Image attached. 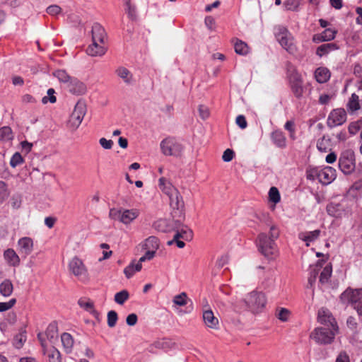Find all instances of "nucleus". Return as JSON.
<instances>
[{"label": "nucleus", "mask_w": 362, "mask_h": 362, "mask_svg": "<svg viewBox=\"0 0 362 362\" xmlns=\"http://www.w3.org/2000/svg\"><path fill=\"white\" fill-rule=\"evenodd\" d=\"M107 51L104 44H101L99 41H93V43L88 46L86 52L88 55L92 57L103 56Z\"/></svg>", "instance_id": "a211bd4d"}, {"label": "nucleus", "mask_w": 362, "mask_h": 362, "mask_svg": "<svg viewBox=\"0 0 362 362\" xmlns=\"http://www.w3.org/2000/svg\"><path fill=\"white\" fill-rule=\"evenodd\" d=\"M188 300H189V299L188 298L187 293L185 292H182L173 297V303L174 305L177 306H185L187 304Z\"/></svg>", "instance_id": "e433bc0d"}, {"label": "nucleus", "mask_w": 362, "mask_h": 362, "mask_svg": "<svg viewBox=\"0 0 362 362\" xmlns=\"http://www.w3.org/2000/svg\"><path fill=\"white\" fill-rule=\"evenodd\" d=\"M290 311L284 308H278L276 311V317L282 322H286L290 315Z\"/></svg>", "instance_id": "de8ad7c7"}, {"label": "nucleus", "mask_w": 362, "mask_h": 362, "mask_svg": "<svg viewBox=\"0 0 362 362\" xmlns=\"http://www.w3.org/2000/svg\"><path fill=\"white\" fill-rule=\"evenodd\" d=\"M47 13L51 16H55L62 12V8L58 5H51L47 8Z\"/></svg>", "instance_id": "e2e57ef3"}, {"label": "nucleus", "mask_w": 362, "mask_h": 362, "mask_svg": "<svg viewBox=\"0 0 362 362\" xmlns=\"http://www.w3.org/2000/svg\"><path fill=\"white\" fill-rule=\"evenodd\" d=\"M288 78L291 92L298 99H301L303 93V81L301 75L296 71L291 63L287 64Z\"/></svg>", "instance_id": "f03ea898"}, {"label": "nucleus", "mask_w": 362, "mask_h": 362, "mask_svg": "<svg viewBox=\"0 0 362 362\" xmlns=\"http://www.w3.org/2000/svg\"><path fill=\"white\" fill-rule=\"evenodd\" d=\"M54 76L57 78L61 82L69 83V82L72 78L71 76H70L65 70L59 69L57 70L54 73Z\"/></svg>", "instance_id": "37998d69"}, {"label": "nucleus", "mask_w": 362, "mask_h": 362, "mask_svg": "<svg viewBox=\"0 0 362 362\" xmlns=\"http://www.w3.org/2000/svg\"><path fill=\"white\" fill-rule=\"evenodd\" d=\"M330 77V72L327 68L320 67L315 71V78L320 83H325Z\"/></svg>", "instance_id": "cd10ccee"}, {"label": "nucleus", "mask_w": 362, "mask_h": 362, "mask_svg": "<svg viewBox=\"0 0 362 362\" xmlns=\"http://www.w3.org/2000/svg\"><path fill=\"white\" fill-rule=\"evenodd\" d=\"M170 341L163 339L157 341L153 344V346L157 349H165L170 346Z\"/></svg>", "instance_id": "0e129e2a"}, {"label": "nucleus", "mask_w": 362, "mask_h": 362, "mask_svg": "<svg viewBox=\"0 0 362 362\" xmlns=\"http://www.w3.org/2000/svg\"><path fill=\"white\" fill-rule=\"evenodd\" d=\"M170 204L173 209L172 215H176L177 217H185L184 207L185 204L182 196L179 191L174 193L171 197H169Z\"/></svg>", "instance_id": "ddd939ff"}, {"label": "nucleus", "mask_w": 362, "mask_h": 362, "mask_svg": "<svg viewBox=\"0 0 362 362\" xmlns=\"http://www.w3.org/2000/svg\"><path fill=\"white\" fill-rule=\"evenodd\" d=\"M235 122H236L237 125H238L240 127V128H241L243 129H245L247 126V122L246 121V119H245V116H243L242 115H238L236 117Z\"/></svg>", "instance_id": "69168bd1"}, {"label": "nucleus", "mask_w": 362, "mask_h": 362, "mask_svg": "<svg viewBox=\"0 0 362 362\" xmlns=\"http://www.w3.org/2000/svg\"><path fill=\"white\" fill-rule=\"evenodd\" d=\"M319 169L316 168H310L306 170V177L310 180H315V179H318V175L320 173Z\"/></svg>", "instance_id": "864d4df0"}, {"label": "nucleus", "mask_w": 362, "mask_h": 362, "mask_svg": "<svg viewBox=\"0 0 362 362\" xmlns=\"http://www.w3.org/2000/svg\"><path fill=\"white\" fill-rule=\"evenodd\" d=\"M335 177V170L329 166L321 169L318 175V180L322 185H328L331 183Z\"/></svg>", "instance_id": "dca6fc26"}, {"label": "nucleus", "mask_w": 362, "mask_h": 362, "mask_svg": "<svg viewBox=\"0 0 362 362\" xmlns=\"http://www.w3.org/2000/svg\"><path fill=\"white\" fill-rule=\"evenodd\" d=\"M339 167L346 175L351 174L355 169V154L352 150L343 151L339 159Z\"/></svg>", "instance_id": "423d86ee"}, {"label": "nucleus", "mask_w": 362, "mask_h": 362, "mask_svg": "<svg viewBox=\"0 0 362 362\" xmlns=\"http://www.w3.org/2000/svg\"><path fill=\"white\" fill-rule=\"evenodd\" d=\"M129 298V293L127 290H122L115 293L114 300L119 305H123Z\"/></svg>", "instance_id": "ea45409f"}, {"label": "nucleus", "mask_w": 362, "mask_h": 362, "mask_svg": "<svg viewBox=\"0 0 362 362\" xmlns=\"http://www.w3.org/2000/svg\"><path fill=\"white\" fill-rule=\"evenodd\" d=\"M117 75L120 77L127 83H130L132 78V75L130 71L125 67H119L116 70Z\"/></svg>", "instance_id": "f704fd0d"}, {"label": "nucleus", "mask_w": 362, "mask_h": 362, "mask_svg": "<svg viewBox=\"0 0 362 362\" xmlns=\"http://www.w3.org/2000/svg\"><path fill=\"white\" fill-rule=\"evenodd\" d=\"M142 264L140 263L135 264L132 262L129 266L124 268V273L127 279L131 278L136 272L141 271Z\"/></svg>", "instance_id": "7c9ffc66"}, {"label": "nucleus", "mask_w": 362, "mask_h": 362, "mask_svg": "<svg viewBox=\"0 0 362 362\" xmlns=\"http://www.w3.org/2000/svg\"><path fill=\"white\" fill-rule=\"evenodd\" d=\"M331 140L329 137L323 136L317 142V148L321 152H327L330 149Z\"/></svg>", "instance_id": "473e14b6"}, {"label": "nucleus", "mask_w": 362, "mask_h": 362, "mask_svg": "<svg viewBox=\"0 0 362 362\" xmlns=\"http://www.w3.org/2000/svg\"><path fill=\"white\" fill-rule=\"evenodd\" d=\"M55 93L54 89L53 88H49L47 90V95L48 96H45L42 98V103L43 104L47 103V102H50L51 103H54L57 100L56 97L54 95Z\"/></svg>", "instance_id": "5fc2aeb1"}, {"label": "nucleus", "mask_w": 362, "mask_h": 362, "mask_svg": "<svg viewBox=\"0 0 362 362\" xmlns=\"http://www.w3.org/2000/svg\"><path fill=\"white\" fill-rule=\"evenodd\" d=\"M339 329L325 327H316L310 334V338L319 344H330L338 334Z\"/></svg>", "instance_id": "7ed1b4c3"}, {"label": "nucleus", "mask_w": 362, "mask_h": 362, "mask_svg": "<svg viewBox=\"0 0 362 362\" xmlns=\"http://www.w3.org/2000/svg\"><path fill=\"white\" fill-rule=\"evenodd\" d=\"M329 52L330 51L329 50L327 45L323 44L317 47L316 54L321 57L323 55L328 54Z\"/></svg>", "instance_id": "338daca9"}, {"label": "nucleus", "mask_w": 362, "mask_h": 362, "mask_svg": "<svg viewBox=\"0 0 362 362\" xmlns=\"http://www.w3.org/2000/svg\"><path fill=\"white\" fill-rule=\"evenodd\" d=\"M18 252L24 258L29 255L33 250V241L29 237H23L18 241Z\"/></svg>", "instance_id": "4468645a"}, {"label": "nucleus", "mask_w": 362, "mask_h": 362, "mask_svg": "<svg viewBox=\"0 0 362 362\" xmlns=\"http://www.w3.org/2000/svg\"><path fill=\"white\" fill-rule=\"evenodd\" d=\"M24 160L21 155L20 153L16 152L15 153L10 160V165L12 168H16V166L19 165L20 164H22L23 163Z\"/></svg>", "instance_id": "3c124183"}, {"label": "nucleus", "mask_w": 362, "mask_h": 362, "mask_svg": "<svg viewBox=\"0 0 362 362\" xmlns=\"http://www.w3.org/2000/svg\"><path fill=\"white\" fill-rule=\"evenodd\" d=\"M26 332L25 329H22L20 333L17 334L13 338V346L17 349H21L24 342L26 341Z\"/></svg>", "instance_id": "c9c22d12"}, {"label": "nucleus", "mask_w": 362, "mask_h": 362, "mask_svg": "<svg viewBox=\"0 0 362 362\" xmlns=\"http://www.w3.org/2000/svg\"><path fill=\"white\" fill-rule=\"evenodd\" d=\"M271 139L276 147L279 148H285L286 147V137L282 131L277 129L272 132Z\"/></svg>", "instance_id": "6ab92c4d"}, {"label": "nucleus", "mask_w": 362, "mask_h": 362, "mask_svg": "<svg viewBox=\"0 0 362 362\" xmlns=\"http://www.w3.org/2000/svg\"><path fill=\"white\" fill-rule=\"evenodd\" d=\"M125 4V11L128 15V17L132 21L136 19V7L130 4V0H123Z\"/></svg>", "instance_id": "58836bf2"}, {"label": "nucleus", "mask_w": 362, "mask_h": 362, "mask_svg": "<svg viewBox=\"0 0 362 362\" xmlns=\"http://www.w3.org/2000/svg\"><path fill=\"white\" fill-rule=\"evenodd\" d=\"M159 187L161 191L165 193L168 197H171L174 193L178 191L169 181L165 177H160L159 179Z\"/></svg>", "instance_id": "4be33fe9"}, {"label": "nucleus", "mask_w": 362, "mask_h": 362, "mask_svg": "<svg viewBox=\"0 0 362 362\" xmlns=\"http://www.w3.org/2000/svg\"><path fill=\"white\" fill-rule=\"evenodd\" d=\"M198 110H199V116L202 119L204 120L209 117L210 112H209V109L208 108V107H206L204 105H199Z\"/></svg>", "instance_id": "bf43d9fd"}, {"label": "nucleus", "mask_w": 362, "mask_h": 362, "mask_svg": "<svg viewBox=\"0 0 362 362\" xmlns=\"http://www.w3.org/2000/svg\"><path fill=\"white\" fill-rule=\"evenodd\" d=\"M61 341L65 351L67 353H70L74 345L72 336L69 333L64 332L61 336Z\"/></svg>", "instance_id": "c85d7f7f"}, {"label": "nucleus", "mask_w": 362, "mask_h": 362, "mask_svg": "<svg viewBox=\"0 0 362 362\" xmlns=\"http://www.w3.org/2000/svg\"><path fill=\"white\" fill-rule=\"evenodd\" d=\"M122 213L121 210H118L116 209H111L109 212V217L113 220H118L121 222L122 219Z\"/></svg>", "instance_id": "052dcab7"}, {"label": "nucleus", "mask_w": 362, "mask_h": 362, "mask_svg": "<svg viewBox=\"0 0 362 362\" xmlns=\"http://www.w3.org/2000/svg\"><path fill=\"white\" fill-rule=\"evenodd\" d=\"M276 37L280 45L288 52L293 53L296 48L293 44V39L287 29L281 28L276 33Z\"/></svg>", "instance_id": "9b49d317"}, {"label": "nucleus", "mask_w": 362, "mask_h": 362, "mask_svg": "<svg viewBox=\"0 0 362 362\" xmlns=\"http://www.w3.org/2000/svg\"><path fill=\"white\" fill-rule=\"evenodd\" d=\"M175 231L174 240H177V238H182L187 241L192 239V230L186 226H182L181 224V226L179 228H177Z\"/></svg>", "instance_id": "aec40b11"}, {"label": "nucleus", "mask_w": 362, "mask_h": 362, "mask_svg": "<svg viewBox=\"0 0 362 362\" xmlns=\"http://www.w3.org/2000/svg\"><path fill=\"white\" fill-rule=\"evenodd\" d=\"M91 34L92 40L93 41H99L100 43L105 44V40L106 39L107 34L105 33V29L100 24L95 23L93 25Z\"/></svg>", "instance_id": "f3484780"}, {"label": "nucleus", "mask_w": 362, "mask_h": 362, "mask_svg": "<svg viewBox=\"0 0 362 362\" xmlns=\"http://www.w3.org/2000/svg\"><path fill=\"white\" fill-rule=\"evenodd\" d=\"M143 247L145 250H150L156 252L159 247V240L155 236H150L146 239Z\"/></svg>", "instance_id": "c756f323"}, {"label": "nucleus", "mask_w": 362, "mask_h": 362, "mask_svg": "<svg viewBox=\"0 0 362 362\" xmlns=\"http://www.w3.org/2000/svg\"><path fill=\"white\" fill-rule=\"evenodd\" d=\"M234 156V151L232 149L227 148L223 153L222 159L224 162H230L233 160Z\"/></svg>", "instance_id": "680f3d73"}, {"label": "nucleus", "mask_w": 362, "mask_h": 362, "mask_svg": "<svg viewBox=\"0 0 362 362\" xmlns=\"http://www.w3.org/2000/svg\"><path fill=\"white\" fill-rule=\"evenodd\" d=\"M269 197L271 202L274 204L280 201V194L278 189L275 187H272L269 192Z\"/></svg>", "instance_id": "8fccbe9b"}, {"label": "nucleus", "mask_w": 362, "mask_h": 362, "mask_svg": "<svg viewBox=\"0 0 362 362\" xmlns=\"http://www.w3.org/2000/svg\"><path fill=\"white\" fill-rule=\"evenodd\" d=\"M13 291V286L11 280L5 279L0 284V293L4 297L10 296Z\"/></svg>", "instance_id": "bb28decb"}, {"label": "nucleus", "mask_w": 362, "mask_h": 362, "mask_svg": "<svg viewBox=\"0 0 362 362\" xmlns=\"http://www.w3.org/2000/svg\"><path fill=\"white\" fill-rule=\"evenodd\" d=\"M279 237V230L276 226L273 225L270 227L268 238L273 241H276Z\"/></svg>", "instance_id": "4d7b16f0"}, {"label": "nucleus", "mask_w": 362, "mask_h": 362, "mask_svg": "<svg viewBox=\"0 0 362 362\" xmlns=\"http://www.w3.org/2000/svg\"><path fill=\"white\" fill-rule=\"evenodd\" d=\"M13 139L12 129L10 127L4 126L0 128V141H8Z\"/></svg>", "instance_id": "72a5a7b5"}, {"label": "nucleus", "mask_w": 362, "mask_h": 362, "mask_svg": "<svg viewBox=\"0 0 362 362\" xmlns=\"http://www.w3.org/2000/svg\"><path fill=\"white\" fill-rule=\"evenodd\" d=\"M245 303L251 312L257 313L265 306L267 299L263 293L252 291L245 298Z\"/></svg>", "instance_id": "20e7f679"}, {"label": "nucleus", "mask_w": 362, "mask_h": 362, "mask_svg": "<svg viewBox=\"0 0 362 362\" xmlns=\"http://www.w3.org/2000/svg\"><path fill=\"white\" fill-rule=\"evenodd\" d=\"M257 245L259 251L267 259L272 260L275 259L278 255V247L276 243L269 238L268 235L262 233L259 234L257 240Z\"/></svg>", "instance_id": "f257e3e1"}, {"label": "nucleus", "mask_w": 362, "mask_h": 362, "mask_svg": "<svg viewBox=\"0 0 362 362\" xmlns=\"http://www.w3.org/2000/svg\"><path fill=\"white\" fill-rule=\"evenodd\" d=\"M347 107L349 110L354 112L360 108L359 98L356 93H353L348 102Z\"/></svg>", "instance_id": "a19ab883"}, {"label": "nucleus", "mask_w": 362, "mask_h": 362, "mask_svg": "<svg viewBox=\"0 0 362 362\" xmlns=\"http://www.w3.org/2000/svg\"><path fill=\"white\" fill-rule=\"evenodd\" d=\"M235 52L238 54L240 55H245L248 53L249 47L247 45L241 41V40H237V42L234 45Z\"/></svg>", "instance_id": "4c0bfd02"}, {"label": "nucleus", "mask_w": 362, "mask_h": 362, "mask_svg": "<svg viewBox=\"0 0 362 362\" xmlns=\"http://www.w3.org/2000/svg\"><path fill=\"white\" fill-rule=\"evenodd\" d=\"M78 304L85 310L89 312L94 316H98V313L95 310L93 303L91 300H85L83 299H79Z\"/></svg>", "instance_id": "2f4dec72"}, {"label": "nucleus", "mask_w": 362, "mask_h": 362, "mask_svg": "<svg viewBox=\"0 0 362 362\" xmlns=\"http://www.w3.org/2000/svg\"><path fill=\"white\" fill-rule=\"evenodd\" d=\"M139 216V211L136 209H126L122 213L121 222L124 224H129Z\"/></svg>", "instance_id": "a878e982"}, {"label": "nucleus", "mask_w": 362, "mask_h": 362, "mask_svg": "<svg viewBox=\"0 0 362 362\" xmlns=\"http://www.w3.org/2000/svg\"><path fill=\"white\" fill-rule=\"evenodd\" d=\"M349 290L350 291V295L351 296L353 304L354 303L356 305L360 302L359 300L362 298V288H349Z\"/></svg>", "instance_id": "09e8293b"}, {"label": "nucleus", "mask_w": 362, "mask_h": 362, "mask_svg": "<svg viewBox=\"0 0 362 362\" xmlns=\"http://www.w3.org/2000/svg\"><path fill=\"white\" fill-rule=\"evenodd\" d=\"M173 220L160 219L153 223V228L162 233H170L175 230L177 228L181 226V223L185 219V217H177L176 215H173Z\"/></svg>", "instance_id": "39448f33"}, {"label": "nucleus", "mask_w": 362, "mask_h": 362, "mask_svg": "<svg viewBox=\"0 0 362 362\" xmlns=\"http://www.w3.org/2000/svg\"><path fill=\"white\" fill-rule=\"evenodd\" d=\"M69 267L72 274L77 276L80 280L86 281L88 279L86 268L82 260L78 257H74L71 259Z\"/></svg>", "instance_id": "1a4fd4ad"}, {"label": "nucleus", "mask_w": 362, "mask_h": 362, "mask_svg": "<svg viewBox=\"0 0 362 362\" xmlns=\"http://www.w3.org/2000/svg\"><path fill=\"white\" fill-rule=\"evenodd\" d=\"M86 112V105L84 102L78 101L72 112L68 125L73 130L76 129L81 124Z\"/></svg>", "instance_id": "6e6552de"}, {"label": "nucleus", "mask_w": 362, "mask_h": 362, "mask_svg": "<svg viewBox=\"0 0 362 362\" xmlns=\"http://www.w3.org/2000/svg\"><path fill=\"white\" fill-rule=\"evenodd\" d=\"M317 319L319 323L327 328L339 329L336 319L327 308L322 307L318 310Z\"/></svg>", "instance_id": "9d476101"}, {"label": "nucleus", "mask_w": 362, "mask_h": 362, "mask_svg": "<svg viewBox=\"0 0 362 362\" xmlns=\"http://www.w3.org/2000/svg\"><path fill=\"white\" fill-rule=\"evenodd\" d=\"M332 274V267L331 266H326L323 270L322 271L320 276V282L321 284H325L328 282L330 276Z\"/></svg>", "instance_id": "49530a36"}, {"label": "nucleus", "mask_w": 362, "mask_h": 362, "mask_svg": "<svg viewBox=\"0 0 362 362\" xmlns=\"http://www.w3.org/2000/svg\"><path fill=\"white\" fill-rule=\"evenodd\" d=\"M321 230L319 229L309 232H301L298 234V238L304 242H313L320 235Z\"/></svg>", "instance_id": "393cba45"}, {"label": "nucleus", "mask_w": 362, "mask_h": 362, "mask_svg": "<svg viewBox=\"0 0 362 362\" xmlns=\"http://www.w3.org/2000/svg\"><path fill=\"white\" fill-rule=\"evenodd\" d=\"M340 301L341 302V303L343 304H349V303H351V304H353L352 303V300H351V296L350 295V291L349 290V288H347L346 290H345L341 295H340Z\"/></svg>", "instance_id": "6e6d98bb"}, {"label": "nucleus", "mask_w": 362, "mask_h": 362, "mask_svg": "<svg viewBox=\"0 0 362 362\" xmlns=\"http://www.w3.org/2000/svg\"><path fill=\"white\" fill-rule=\"evenodd\" d=\"M346 121V113L344 109L333 110L329 115L327 124L329 128L343 124Z\"/></svg>", "instance_id": "f8f14e48"}, {"label": "nucleus", "mask_w": 362, "mask_h": 362, "mask_svg": "<svg viewBox=\"0 0 362 362\" xmlns=\"http://www.w3.org/2000/svg\"><path fill=\"white\" fill-rule=\"evenodd\" d=\"M67 88L70 93L77 95H83L87 91L86 85L74 77L69 82Z\"/></svg>", "instance_id": "2eb2a0df"}, {"label": "nucleus", "mask_w": 362, "mask_h": 362, "mask_svg": "<svg viewBox=\"0 0 362 362\" xmlns=\"http://www.w3.org/2000/svg\"><path fill=\"white\" fill-rule=\"evenodd\" d=\"M336 33V30L331 28H327L320 34V37L321 40L330 41L334 39Z\"/></svg>", "instance_id": "c03bdc74"}, {"label": "nucleus", "mask_w": 362, "mask_h": 362, "mask_svg": "<svg viewBox=\"0 0 362 362\" xmlns=\"http://www.w3.org/2000/svg\"><path fill=\"white\" fill-rule=\"evenodd\" d=\"M45 335L51 343H54L57 340L58 327L56 322H52L47 326Z\"/></svg>", "instance_id": "b1692460"}, {"label": "nucleus", "mask_w": 362, "mask_h": 362, "mask_svg": "<svg viewBox=\"0 0 362 362\" xmlns=\"http://www.w3.org/2000/svg\"><path fill=\"white\" fill-rule=\"evenodd\" d=\"M49 362H62L60 352L54 346L48 351Z\"/></svg>", "instance_id": "a18cd8bd"}, {"label": "nucleus", "mask_w": 362, "mask_h": 362, "mask_svg": "<svg viewBox=\"0 0 362 362\" xmlns=\"http://www.w3.org/2000/svg\"><path fill=\"white\" fill-rule=\"evenodd\" d=\"M117 319V313L115 310H110L107 313V325L110 327L115 326Z\"/></svg>", "instance_id": "603ef678"}, {"label": "nucleus", "mask_w": 362, "mask_h": 362, "mask_svg": "<svg viewBox=\"0 0 362 362\" xmlns=\"http://www.w3.org/2000/svg\"><path fill=\"white\" fill-rule=\"evenodd\" d=\"M8 195L6 184L3 181H0V204L7 198Z\"/></svg>", "instance_id": "13d9d810"}, {"label": "nucleus", "mask_w": 362, "mask_h": 362, "mask_svg": "<svg viewBox=\"0 0 362 362\" xmlns=\"http://www.w3.org/2000/svg\"><path fill=\"white\" fill-rule=\"evenodd\" d=\"M340 206L339 204L329 203L327 204L326 210L329 216L338 217L340 215Z\"/></svg>", "instance_id": "79ce46f5"}, {"label": "nucleus", "mask_w": 362, "mask_h": 362, "mask_svg": "<svg viewBox=\"0 0 362 362\" xmlns=\"http://www.w3.org/2000/svg\"><path fill=\"white\" fill-rule=\"evenodd\" d=\"M4 257L8 264L11 267H18L20 264V257L13 249L5 250Z\"/></svg>", "instance_id": "5701e85b"}, {"label": "nucleus", "mask_w": 362, "mask_h": 362, "mask_svg": "<svg viewBox=\"0 0 362 362\" xmlns=\"http://www.w3.org/2000/svg\"><path fill=\"white\" fill-rule=\"evenodd\" d=\"M160 149L165 156H180L183 146L173 138H166L160 142Z\"/></svg>", "instance_id": "0eeeda50"}, {"label": "nucleus", "mask_w": 362, "mask_h": 362, "mask_svg": "<svg viewBox=\"0 0 362 362\" xmlns=\"http://www.w3.org/2000/svg\"><path fill=\"white\" fill-rule=\"evenodd\" d=\"M336 362H350L349 356L345 351H341L338 355Z\"/></svg>", "instance_id": "774afa93"}, {"label": "nucleus", "mask_w": 362, "mask_h": 362, "mask_svg": "<svg viewBox=\"0 0 362 362\" xmlns=\"http://www.w3.org/2000/svg\"><path fill=\"white\" fill-rule=\"evenodd\" d=\"M203 320L204 324L211 329L218 328V320L216 317L211 310H206L203 313Z\"/></svg>", "instance_id": "412c9836"}]
</instances>
